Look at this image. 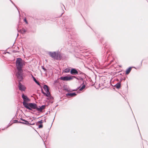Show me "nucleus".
Returning a JSON list of instances; mask_svg holds the SVG:
<instances>
[{"instance_id": "f257e3e1", "label": "nucleus", "mask_w": 148, "mask_h": 148, "mask_svg": "<svg viewBox=\"0 0 148 148\" xmlns=\"http://www.w3.org/2000/svg\"><path fill=\"white\" fill-rule=\"evenodd\" d=\"M25 104V106L24 107L29 110L31 111L34 112L35 111V110H37V105L36 103H32Z\"/></svg>"}, {"instance_id": "f03ea898", "label": "nucleus", "mask_w": 148, "mask_h": 148, "mask_svg": "<svg viewBox=\"0 0 148 148\" xmlns=\"http://www.w3.org/2000/svg\"><path fill=\"white\" fill-rule=\"evenodd\" d=\"M15 64L17 69L20 70H22V68L25 65V64L23 62L21 58H18L16 59Z\"/></svg>"}, {"instance_id": "7ed1b4c3", "label": "nucleus", "mask_w": 148, "mask_h": 148, "mask_svg": "<svg viewBox=\"0 0 148 148\" xmlns=\"http://www.w3.org/2000/svg\"><path fill=\"white\" fill-rule=\"evenodd\" d=\"M18 71L16 74L17 78L19 79V82L21 81L23 78V70H17Z\"/></svg>"}, {"instance_id": "20e7f679", "label": "nucleus", "mask_w": 148, "mask_h": 148, "mask_svg": "<svg viewBox=\"0 0 148 148\" xmlns=\"http://www.w3.org/2000/svg\"><path fill=\"white\" fill-rule=\"evenodd\" d=\"M22 97L23 98V104L24 106H25V103H27L28 102L30 101V99L28 98L27 96L26 95H25L24 94H23L22 95Z\"/></svg>"}, {"instance_id": "39448f33", "label": "nucleus", "mask_w": 148, "mask_h": 148, "mask_svg": "<svg viewBox=\"0 0 148 148\" xmlns=\"http://www.w3.org/2000/svg\"><path fill=\"white\" fill-rule=\"evenodd\" d=\"M60 79L64 81H70L73 79V76H62L60 77Z\"/></svg>"}, {"instance_id": "423d86ee", "label": "nucleus", "mask_w": 148, "mask_h": 148, "mask_svg": "<svg viewBox=\"0 0 148 148\" xmlns=\"http://www.w3.org/2000/svg\"><path fill=\"white\" fill-rule=\"evenodd\" d=\"M43 88H44V90L46 91L47 93L48 94V95L50 97V99H51L52 97H51V95L50 94V93L49 92V87L46 85H44V86L43 87Z\"/></svg>"}, {"instance_id": "0eeeda50", "label": "nucleus", "mask_w": 148, "mask_h": 148, "mask_svg": "<svg viewBox=\"0 0 148 148\" xmlns=\"http://www.w3.org/2000/svg\"><path fill=\"white\" fill-rule=\"evenodd\" d=\"M18 84L19 89L21 91H25L26 89V88L23 85H22L20 82H19Z\"/></svg>"}, {"instance_id": "6e6552de", "label": "nucleus", "mask_w": 148, "mask_h": 148, "mask_svg": "<svg viewBox=\"0 0 148 148\" xmlns=\"http://www.w3.org/2000/svg\"><path fill=\"white\" fill-rule=\"evenodd\" d=\"M78 70L76 69L75 68H72L70 70V73L71 75H76L77 74Z\"/></svg>"}, {"instance_id": "1a4fd4ad", "label": "nucleus", "mask_w": 148, "mask_h": 148, "mask_svg": "<svg viewBox=\"0 0 148 148\" xmlns=\"http://www.w3.org/2000/svg\"><path fill=\"white\" fill-rule=\"evenodd\" d=\"M84 78L85 77H77L75 76H73V79L74 78H75L78 80H80L82 81L83 82L82 83V84H84V83H85V82H86L84 80Z\"/></svg>"}, {"instance_id": "9d476101", "label": "nucleus", "mask_w": 148, "mask_h": 148, "mask_svg": "<svg viewBox=\"0 0 148 148\" xmlns=\"http://www.w3.org/2000/svg\"><path fill=\"white\" fill-rule=\"evenodd\" d=\"M39 108H38V106H37V111H39L40 112H42V110L45 108V105H43L41 106H39Z\"/></svg>"}, {"instance_id": "9b49d317", "label": "nucleus", "mask_w": 148, "mask_h": 148, "mask_svg": "<svg viewBox=\"0 0 148 148\" xmlns=\"http://www.w3.org/2000/svg\"><path fill=\"white\" fill-rule=\"evenodd\" d=\"M57 53L55 52H49V55L53 58L55 59L56 58V56Z\"/></svg>"}, {"instance_id": "f8f14e48", "label": "nucleus", "mask_w": 148, "mask_h": 148, "mask_svg": "<svg viewBox=\"0 0 148 148\" xmlns=\"http://www.w3.org/2000/svg\"><path fill=\"white\" fill-rule=\"evenodd\" d=\"M76 95V94L75 92L68 93L66 94V95L67 96H69L70 97H74Z\"/></svg>"}, {"instance_id": "ddd939ff", "label": "nucleus", "mask_w": 148, "mask_h": 148, "mask_svg": "<svg viewBox=\"0 0 148 148\" xmlns=\"http://www.w3.org/2000/svg\"><path fill=\"white\" fill-rule=\"evenodd\" d=\"M77 72L78 73L77 74L81 75H82V77H84L85 78H86V75L85 74L79 70H78Z\"/></svg>"}, {"instance_id": "4468645a", "label": "nucleus", "mask_w": 148, "mask_h": 148, "mask_svg": "<svg viewBox=\"0 0 148 148\" xmlns=\"http://www.w3.org/2000/svg\"><path fill=\"white\" fill-rule=\"evenodd\" d=\"M56 60H60L62 58V56L60 53H57L56 55Z\"/></svg>"}, {"instance_id": "2eb2a0df", "label": "nucleus", "mask_w": 148, "mask_h": 148, "mask_svg": "<svg viewBox=\"0 0 148 148\" xmlns=\"http://www.w3.org/2000/svg\"><path fill=\"white\" fill-rule=\"evenodd\" d=\"M41 88V92L44 95H45V96L47 97H50L48 95V94H47V93H45V92H44L43 91V90L42 88V86H41L40 85V86H39Z\"/></svg>"}, {"instance_id": "dca6fc26", "label": "nucleus", "mask_w": 148, "mask_h": 148, "mask_svg": "<svg viewBox=\"0 0 148 148\" xmlns=\"http://www.w3.org/2000/svg\"><path fill=\"white\" fill-rule=\"evenodd\" d=\"M121 86V83L120 82L117 83L114 86L116 87L117 89H119Z\"/></svg>"}, {"instance_id": "f3484780", "label": "nucleus", "mask_w": 148, "mask_h": 148, "mask_svg": "<svg viewBox=\"0 0 148 148\" xmlns=\"http://www.w3.org/2000/svg\"><path fill=\"white\" fill-rule=\"evenodd\" d=\"M132 67H130L126 70L125 72V74L128 75L130 73L132 69Z\"/></svg>"}, {"instance_id": "a211bd4d", "label": "nucleus", "mask_w": 148, "mask_h": 148, "mask_svg": "<svg viewBox=\"0 0 148 148\" xmlns=\"http://www.w3.org/2000/svg\"><path fill=\"white\" fill-rule=\"evenodd\" d=\"M32 78H33L34 81L35 82L38 86H40V84L39 82L37 81L36 79V78L34 77L33 75L32 76Z\"/></svg>"}, {"instance_id": "6ab92c4d", "label": "nucleus", "mask_w": 148, "mask_h": 148, "mask_svg": "<svg viewBox=\"0 0 148 148\" xmlns=\"http://www.w3.org/2000/svg\"><path fill=\"white\" fill-rule=\"evenodd\" d=\"M82 85V86L79 88V91H82V90L83 89H84L85 87H86V86L85 85V84H82L81 85V86Z\"/></svg>"}, {"instance_id": "aec40b11", "label": "nucleus", "mask_w": 148, "mask_h": 148, "mask_svg": "<svg viewBox=\"0 0 148 148\" xmlns=\"http://www.w3.org/2000/svg\"><path fill=\"white\" fill-rule=\"evenodd\" d=\"M82 85V86L79 88V91H82V90L83 89H84L85 87H86V86L85 85V84H82L81 85V86Z\"/></svg>"}, {"instance_id": "412c9836", "label": "nucleus", "mask_w": 148, "mask_h": 148, "mask_svg": "<svg viewBox=\"0 0 148 148\" xmlns=\"http://www.w3.org/2000/svg\"><path fill=\"white\" fill-rule=\"evenodd\" d=\"M65 30L67 32V31H68V32L70 31L72 29L71 27L70 28V27H66V26L65 27Z\"/></svg>"}, {"instance_id": "4be33fe9", "label": "nucleus", "mask_w": 148, "mask_h": 148, "mask_svg": "<svg viewBox=\"0 0 148 148\" xmlns=\"http://www.w3.org/2000/svg\"><path fill=\"white\" fill-rule=\"evenodd\" d=\"M24 122H22V123H22L23 124H25V125H29V124H31V123H29V122L25 120H24Z\"/></svg>"}, {"instance_id": "5701e85b", "label": "nucleus", "mask_w": 148, "mask_h": 148, "mask_svg": "<svg viewBox=\"0 0 148 148\" xmlns=\"http://www.w3.org/2000/svg\"><path fill=\"white\" fill-rule=\"evenodd\" d=\"M43 122V121L42 120H41L40 121H39L38 122L36 123V125H38V124L40 123V124H42V123Z\"/></svg>"}, {"instance_id": "b1692460", "label": "nucleus", "mask_w": 148, "mask_h": 148, "mask_svg": "<svg viewBox=\"0 0 148 148\" xmlns=\"http://www.w3.org/2000/svg\"><path fill=\"white\" fill-rule=\"evenodd\" d=\"M70 71V69L66 68L64 70V72L66 73H68Z\"/></svg>"}, {"instance_id": "393cba45", "label": "nucleus", "mask_w": 148, "mask_h": 148, "mask_svg": "<svg viewBox=\"0 0 148 148\" xmlns=\"http://www.w3.org/2000/svg\"><path fill=\"white\" fill-rule=\"evenodd\" d=\"M20 31L21 33L22 34L25 33L26 32V31L24 29H21Z\"/></svg>"}, {"instance_id": "a878e982", "label": "nucleus", "mask_w": 148, "mask_h": 148, "mask_svg": "<svg viewBox=\"0 0 148 148\" xmlns=\"http://www.w3.org/2000/svg\"><path fill=\"white\" fill-rule=\"evenodd\" d=\"M22 123V122L20 121H18L17 120H14V122L13 123Z\"/></svg>"}, {"instance_id": "bb28decb", "label": "nucleus", "mask_w": 148, "mask_h": 148, "mask_svg": "<svg viewBox=\"0 0 148 148\" xmlns=\"http://www.w3.org/2000/svg\"><path fill=\"white\" fill-rule=\"evenodd\" d=\"M42 69L44 70V71L46 73H47V71L46 69L43 66H42Z\"/></svg>"}, {"instance_id": "cd10ccee", "label": "nucleus", "mask_w": 148, "mask_h": 148, "mask_svg": "<svg viewBox=\"0 0 148 148\" xmlns=\"http://www.w3.org/2000/svg\"><path fill=\"white\" fill-rule=\"evenodd\" d=\"M43 127V125L42 124H40L38 125V128H41Z\"/></svg>"}, {"instance_id": "c85d7f7f", "label": "nucleus", "mask_w": 148, "mask_h": 148, "mask_svg": "<svg viewBox=\"0 0 148 148\" xmlns=\"http://www.w3.org/2000/svg\"><path fill=\"white\" fill-rule=\"evenodd\" d=\"M80 86H79V87H78L77 88H76V89H74V90H72V91H76L78 89H79V88H80Z\"/></svg>"}, {"instance_id": "c756f323", "label": "nucleus", "mask_w": 148, "mask_h": 148, "mask_svg": "<svg viewBox=\"0 0 148 148\" xmlns=\"http://www.w3.org/2000/svg\"><path fill=\"white\" fill-rule=\"evenodd\" d=\"M10 1L15 6V7L17 8V7L15 5V4H14V3H13V2H12V1H11V0H10ZM18 10V9H17Z\"/></svg>"}, {"instance_id": "7c9ffc66", "label": "nucleus", "mask_w": 148, "mask_h": 148, "mask_svg": "<svg viewBox=\"0 0 148 148\" xmlns=\"http://www.w3.org/2000/svg\"><path fill=\"white\" fill-rule=\"evenodd\" d=\"M123 80V78H121L120 79V81L119 82H120V83H121V82L122 81V80Z\"/></svg>"}, {"instance_id": "2f4dec72", "label": "nucleus", "mask_w": 148, "mask_h": 148, "mask_svg": "<svg viewBox=\"0 0 148 148\" xmlns=\"http://www.w3.org/2000/svg\"><path fill=\"white\" fill-rule=\"evenodd\" d=\"M12 124H10V123L7 126V127H6V128H7L9 126H10L12 125Z\"/></svg>"}, {"instance_id": "473e14b6", "label": "nucleus", "mask_w": 148, "mask_h": 148, "mask_svg": "<svg viewBox=\"0 0 148 148\" xmlns=\"http://www.w3.org/2000/svg\"><path fill=\"white\" fill-rule=\"evenodd\" d=\"M24 21H25V22H26V23H27H27H27V21L26 19V18H25L24 19Z\"/></svg>"}, {"instance_id": "72a5a7b5", "label": "nucleus", "mask_w": 148, "mask_h": 148, "mask_svg": "<svg viewBox=\"0 0 148 148\" xmlns=\"http://www.w3.org/2000/svg\"><path fill=\"white\" fill-rule=\"evenodd\" d=\"M99 40H100L101 41V43H102V44H103L104 45H105V44H106V43H103V41H102V40H101V39H99Z\"/></svg>"}, {"instance_id": "f704fd0d", "label": "nucleus", "mask_w": 148, "mask_h": 148, "mask_svg": "<svg viewBox=\"0 0 148 148\" xmlns=\"http://www.w3.org/2000/svg\"><path fill=\"white\" fill-rule=\"evenodd\" d=\"M64 90H66V91H67L68 92H69V91H69V89H68L65 88V89H64Z\"/></svg>"}, {"instance_id": "c9c22d12", "label": "nucleus", "mask_w": 148, "mask_h": 148, "mask_svg": "<svg viewBox=\"0 0 148 148\" xmlns=\"http://www.w3.org/2000/svg\"><path fill=\"white\" fill-rule=\"evenodd\" d=\"M143 60H142V61H141V65H140V67H139V68H140L141 66H142V62H143Z\"/></svg>"}, {"instance_id": "e433bc0d", "label": "nucleus", "mask_w": 148, "mask_h": 148, "mask_svg": "<svg viewBox=\"0 0 148 148\" xmlns=\"http://www.w3.org/2000/svg\"><path fill=\"white\" fill-rule=\"evenodd\" d=\"M18 52V51H15V50H13V53H16V52Z\"/></svg>"}, {"instance_id": "4c0bfd02", "label": "nucleus", "mask_w": 148, "mask_h": 148, "mask_svg": "<svg viewBox=\"0 0 148 148\" xmlns=\"http://www.w3.org/2000/svg\"><path fill=\"white\" fill-rule=\"evenodd\" d=\"M104 48H106V49H107V45H105Z\"/></svg>"}, {"instance_id": "58836bf2", "label": "nucleus", "mask_w": 148, "mask_h": 148, "mask_svg": "<svg viewBox=\"0 0 148 148\" xmlns=\"http://www.w3.org/2000/svg\"><path fill=\"white\" fill-rule=\"evenodd\" d=\"M123 79L124 80H125V77H124V78Z\"/></svg>"}, {"instance_id": "ea45409f", "label": "nucleus", "mask_w": 148, "mask_h": 148, "mask_svg": "<svg viewBox=\"0 0 148 148\" xmlns=\"http://www.w3.org/2000/svg\"><path fill=\"white\" fill-rule=\"evenodd\" d=\"M35 124V123H32V124H31V125H34Z\"/></svg>"}, {"instance_id": "a19ab883", "label": "nucleus", "mask_w": 148, "mask_h": 148, "mask_svg": "<svg viewBox=\"0 0 148 148\" xmlns=\"http://www.w3.org/2000/svg\"><path fill=\"white\" fill-rule=\"evenodd\" d=\"M20 120L22 121V120H23V119L22 118H21Z\"/></svg>"}, {"instance_id": "79ce46f5", "label": "nucleus", "mask_w": 148, "mask_h": 148, "mask_svg": "<svg viewBox=\"0 0 148 148\" xmlns=\"http://www.w3.org/2000/svg\"><path fill=\"white\" fill-rule=\"evenodd\" d=\"M25 120V119H23V120H22V121H24Z\"/></svg>"}, {"instance_id": "37998d69", "label": "nucleus", "mask_w": 148, "mask_h": 148, "mask_svg": "<svg viewBox=\"0 0 148 148\" xmlns=\"http://www.w3.org/2000/svg\"><path fill=\"white\" fill-rule=\"evenodd\" d=\"M44 122H46V119H45L44 120Z\"/></svg>"}, {"instance_id": "c03bdc74", "label": "nucleus", "mask_w": 148, "mask_h": 148, "mask_svg": "<svg viewBox=\"0 0 148 148\" xmlns=\"http://www.w3.org/2000/svg\"><path fill=\"white\" fill-rule=\"evenodd\" d=\"M4 129H5V128H3V129H2V130H4Z\"/></svg>"}, {"instance_id": "a18cd8bd", "label": "nucleus", "mask_w": 148, "mask_h": 148, "mask_svg": "<svg viewBox=\"0 0 148 148\" xmlns=\"http://www.w3.org/2000/svg\"><path fill=\"white\" fill-rule=\"evenodd\" d=\"M18 34H17V36H18Z\"/></svg>"}, {"instance_id": "49530a36", "label": "nucleus", "mask_w": 148, "mask_h": 148, "mask_svg": "<svg viewBox=\"0 0 148 148\" xmlns=\"http://www.w3.org/2000/svg\"><path fill=\"white\" fill-rule=\"evenodd\" d=\"M7 52L8 53H9V52Z\"/></svg>"}, {"instance_id": "de8ad7c7", "label": "nucleus", "mask_w": 148, "mask_h": 148, "mask_svg": "<svg viewBox=\"0 0 148 148\" xmlns=\"http://www.w3.org/2000/svg\"><path fill=\"white\" fill-rule=\"evenodd\" d=\"M60 16H62V14Z\"/></svg>"}, {"instance_id": "09e8293b", "label": "nucleus", "mask_w": 148, "mask_h": 148, "mask_svg": "<svg viewBox=\"0 0 148 148\" xmlns=\"http://www.w3.org/2000/svg\"><path fill=\"white\" fill-rule=\"evenodd\" d=\"M63 5V6H64V5Z\"/></svg>"}, {"instance_id": "8fccbe9b", "label": "nucleus", "mask_w": 148, "mask_h": 148, "mask_svg": "<svg viewBox=\"0 0 148 148\" xmlns=\"http://www.w3.org/2000/svg\"><path fill=\"white\" fill-rule=\"evenodd\" d=\"M64 29H65V28H64Z\"/></svg>"}]
</instances>
